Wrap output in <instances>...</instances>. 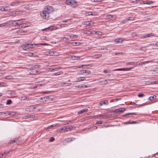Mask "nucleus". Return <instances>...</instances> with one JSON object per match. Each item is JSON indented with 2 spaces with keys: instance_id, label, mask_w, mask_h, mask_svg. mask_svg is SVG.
<instances>
[{
  "instance_id": "1",
  "label": "nucleus",
  "mask_w": 158,
  "mask_h": 158,
  "mask_svg": "<svg viewBox=\"0 0 158 158\" xmlns=\"http://www.w3.org/2000/svg\"><path fill=\"white\" fill-rule=\"evenodd\" d=\"M54 11V8L51 6H47L44 8V10L40 12V15L43 19H48L49 14Z\"/></svg>"
},
{
  "instance_id": "2",
  "label": "nucleus",
  "mask_w": 158,
  "mask_h": 158,
  "mask_svg": "<svg viewBox=\"0 0 158 158\" xmlns=\"http://www.w3.org/2000/svg\"><path fill=\"white\" fill-rule=\"evenodd\" d=\"M14 22L17 21V22L16 23V25H17V27L18 28H22L26 27L28 26V23H23V21L21 20H17L13 21Z\"/></svg>"
},
{
  "instance_id": "3",
  "label": "nucleus",
  "mask_w": 158,
  "mask_h": 158,
  "mask_svg": "<svg viewBox=\"0 0 158 158\" xmlns=\"http://www.w3.org/2000/svg\"><path fill=\"white\" fill-rule=\"evenodd\" d=\"M65 3L68 5L71 6L75 8L78 5L77 2L75 0H66Z\"/></svg>"
},
{
  "instance_id": "4",
  "label": "nucleus",
  "mask_w": 158,
  "mask_h": 158,
  "mask_svg": "<svg viewBox=\"0 0 158 158\" xmlns=\"http://www.w3.org/2000/svg\"><path fill=\"white\" fill-rule=\"evenodd\" d=\"M21 11H13L12 12H10L9 15L10 16H13L14 17L19 15L21 13Z\"/></svg>"
},
{
  "instance_id": "5",
  "label": "nucleus",
  "mask_w": 158,
  "mask_h": 158,
  "mask_svg": "<svg viewBox=\"0 0 158 158\" xmlns=\"http://www.w3.org/2000/svg\"><path fill=\"white\" fill-rule=\"evenodd\" d=\"M35 107L34 106H31L28 107L26 108V110L28 112H32L34 111Z\"/></svg>"
},
{
  "instance_id": "6",
  "label": "nucleus",
  "mask_w": 158,
  "mask_h": 158,
  "mask_svg": "<svg viewBox=\"0 0 158 158\" xmlns=\"http://www.w3.org/2000/svg\"><path fill=\"white\" fill-rule=\"evenodd\" d=\"M20 141V138L19 137L14 139H13L9 141L8 143V144H10L15 143H17Z\"/></svg>"
},
{
  "instance_id": "7",
  "label": "nucleus",
  "mask_w": 158,
  "mask_h": 158,
  "mask_svg": "<svg viewBox=\"0 0 158 158\" xmlns=\"http://www.w3.org/2000/svg\"><path fill=\"white\" fill-rule=\"evenodd\" d=\"M53 97L52 96H47L43 97L45 99V101L47 102H50L52 101L53 99Z\"/></svg>"
},
{
  "instance_id": "8",
  "label": "nucleus",
  "mask_w": 158,
  "mask_h": 158,
  "mask_svg": "<svg viewBox=\"0 0 158 158\" xmlns=\"http://www.w3.org/2000/svg\"><path fill=\"white\" fill-rule=\"evenodd\" d=\"M80 72H81V74L85 73L87 74L86 75H89L91 73V71L90 70H88L83 69L81 70Z\"/></svg>"
},
{
  "instance_id": "9",
  "label": "nucleus",
  "mask_w": 158,
  "mask_h": 158,
  "mask_svg": "<svg viewBox=\"0 0 158 158\" xmlns=\"http://www.w3.org/2000/svg\"><path fill=\"white\" fill-rule=\"evenodd\" d=\"M109 104V101L108 100H106L104 101H102L100 102L99 105L100 106H102L103 105H107Z\"/></svg>"
},
{
  "instance_id": "10",
  "label": "nucleus",
  "mask_w": 158,
  "mask_h": 158,
  "mask_svg": "<svg viewBox=\"0 0 158 158\" xmlns=\"http://www.w3.org/2000/svg\"><path fill=\"white\" fill-rule=\"evenodd\" d=\"M57 29V28L56 27L54 26H50L47 28L44 29L43 30H46V29H48V30H56Z\"/></svg>"
},
{
  "instance_id": "11",
  "label": "nucleus",
  "mask_w": 158,
  "mask_h": 158,
  "mask_svg": "<svg viewBox=\"0 0 158 158\" xmlns=\"http://www.w3.org/2000/svg\"><path fill=\"white\" fill-rule=\"evenodd\" d=\"M88 111V109L87 108H85V109H83L82 110H81L80 111H79L77 112L78 114H81L82 113L87 112Z\"/></svg>"
},
{
  "instance_id": "12",
  "label": "nucleus",
  "mask_w": 158,
  "mask_h": 158,
  "mask_svg": "<svg viewBox=\"0 0 158 158\" xmlns=\"http://www.w3.org/2000/svg\"><path fill=\"white\" fill-rule=\"evenodd\" d=\"M84 24L87 26L92 25L94 23L91 21L84 22Z\"/></svg>"
},
{
  "instance_id": "13",
  "label": "nucleus",
  "mask_w": 158,
  "mask_h": 158,
  "mask_svg": "<svg viewBox=\"0 0 158 158\" xmlns=\"http://www.w3.org/2000/svg\"><path fill=\"white\" fill-rule=\"evenodd\" d=\"M113 80V79H111L109 80L108 79V80ZM107 80H104L101 81H99V83L101 85H102L103 84H106L108 83V82L107 81Z\"/></svg>"
},
{
  "instance_id": "14",
  "label": "nucleus",
  "mask_w": 158,
  "mask_h": 158,
  "mask_svg": "<svg viewBox=\"0 0 158 158\" xmlns=\"http://www.w3.org/2000/svg\"><path fill=\"white\" fill-rule=\"evenodd\" d=\"M27 45L28 46V48H34L35 46L37 45V44H27Z\"/></svg>"
},
{
  "instance_id": "15",
  "label": "nucleus",
  "mask_w": 158,
  "mask_h": 158,
  "mask_svg": "<svg viewBox=\"0 0 158 158\" xmlns=\"http://www.w3.org/2000/svg\"><path fill=\"white\" fill-rule=\"evenodd\" d=\"M130 69L129 68H121V69H114V71H127L129 70Z\"/></svg>"
},
{
  "instance_id": "16",
  "label": "nucleus",
  "mask_w": 158,
  "mask_h": 158,
  "mask_svg": "<svg viewBox=\"0 0 158 158\" xmlns=\"http://www.w3.org/2000/svg\"><path fill=\"white\" fill-rule=\"evenodd\" d=\"M77 79V80L76 81L78 82L85 80L86 78L85 77H81L78 78Z\"/></svg>"
},
{
  "instance_id": "17",
  "label": "nucleus",
  "mask_w": 158,
  "mask_h": 158,
  "mask_svg": "<svg viewBox=\"0 0 158 158\" xmlns=\"http://www.w3.org/2000/svg\"><path fill=\"white\" fill-rule=\"evenodd\" d=\"M84 33L85 34H87L88 35H89L91 34H92V33H94V32H93V31H90L89 30H85L84 31Z\"/></svg>"
},
{
  "instance_id": "18",
  "label": "nucleus",
  "mask_w": 158,
  "mask_h": 158,
  "mask_svg": "<svg viewBox=\"0 0 158 158\" xmlns=\"http://www.w3.org/2000/svg\"><path fill=\"white\" fill-rule=\"evenodd\" d=\"M154 35L153 33H150V34H147L146 35L143 36L142 37H141L142 38H144L146 37H150V36H154Z\"/></svg>"
},
{
  "instance_id": "19",
  "label": "nucleus",
  "mask_w": 158,
  "mask_h": 158,
  "mask_svg": "<svg viewBox=\"0 0 158 158\" xmlns=\"http://www.w3.org/2000/svg\"><path fill=\"white\" fill-rule=\"evenodd\" d=\"M23 49L25 51H29V48H28V46L27 45V44H24L23 47Z\"/></svg>"
},
{
  "instance_id": "20",
  "label": "nucleus",
  "mask_w": 158,
  "mask_h": 158,
  "mask_svg": "<svg viewBox=\"0 0 158 158\" xmlns=\"http://www.w3.org/2000/svg\"><path fill=\"white\" fill-rule=\"evenodd\" d=\"M64 130H63V132H64L70 131H71V129L70 127H63Z\"/></svg>"
},
{
  "instance_id": "21",
  "label": "nucleus",
  "mask_w": 158,
  "mask_h": 158,
  "mask_svg": "<svg viewBox=\"0 0 158 158\" xmlns=\"http://www.w3.org/2000/svg\"><path fill=\"white\" fill-rule=\"evenodd\" d=\"M94 33L92 34H97L98 35H101L102 34V32H101L98 31H93Z\"/></svg>"
},
{
  "instance_id": "22",
  "label": "nucleus",
  "mask_w": 158,
  "mask_h": 158,
  "mask_svg": "<svg viewBox=\"0 0 158 158\" xmlns=\"http://www.w3.org/2000/svg\"><path fill=\"white\" fill-rule=\"evenodd\" d=\"M63 73V72L62 71L59 72L57 73H53V75L55 76H58L61 74H62Z\"/></svg>"
},
{
  "instance_id": "23",
  "label": "nucleus",
  "mask_w": 158,
  "mask_h": 158,
  "mask_svg": "<svg viewBox=\"0 0 158 158\" xmlns=\"http://www.w3.org/2000/svg\"><path fill=\"white\" fill-rule=\"evenodd\" d=\"M10 24L9 23H3L0 24V27H4L7 25H8Z\"/></svg>"
},
{
  "instance_id": "24",
  "label": "nucleus",
  "mask_w": 158,
  "mask_h": 158,
  "mask_svg": "<svg viewBox=\"0 0 158 158\" xmlns=\"http://www.w3.org/2000/svg\"><path fill=\"white\" fill-rule=\"evenodd\" d=\"M69 37L71 39H75L78 37V35H69Z\"/></svg>"
},
{
  "instance_id": "25",
  "label": "nucleus",
  "mask_w": 158,
  "mask_h": 158,
  "mask_svg": "<svg viewBox=\"0 0 158 158\" xmlns=\"http://www.w3.org/2000/svg\"><path fill=\"white\" fill-rule=\"evenodd\" d=\"M136 115V114L135 113H128V114H125L123 115V116H128V117H129V115Z\"/></svg>"
},
{
  "instance_id": "26",
  "label": "nucleus",
  "mask_w": 158,
  "mask_h": 158,
  "mask_svg": "<svg viewBox=\"0 0 158 158\" xmlns=\"http://www.w3.org/2000/svg\"><path fill=\"white\" fill-rule=\"evenodd\" d=\"M156 96L155 95H154L152 96H150L149 98V99L151 101H152L156 99Z\"/></svg>"
},
{
  "instance_id": "27",
  "label": "nucleus",
  "mask_w": 158,
  "mask_h": 158,
  "mask_svg": "<svg viewBox=\"0 0 158 158\" xmlns=\"http://www.w3.org/2000/svg\"><path fill=\"white\" fill-rule=\"evenodd\" d=\"M88 14V15H95L96 14L94 12H88V13L87 14Z\"/></svg>"
},
{
  "instance_id": "28",
  "label": "nucleus",
  "mask_w": 158,
  "mask_h": 158,
  "mask_svg": "<svg viewBox=\"0 0 158 158\" xmlns=\"http://www.w3.org/2000/svg\"><path fill=\"white\" fill-rule=\"evenodd\" d=\"M75 139V138H69L67 139L66 140L68 142H70L74 140Z\"/></svg>"
},
{
  "instance_id": "29",
  "label": "nucleus",
  "mask_w": 158,
  "mask_h": 158,
  "mask_svg": "<svg viewBox=\"0 0 158 158\" xmlns=\"http://www.w3.org/2000/svg\"><path fill=\"white\" fill-rule=\"evenodd\" d=\"M113 112L114 113H117L118 114H120L121 113L119 109H116L113 111Z\"/></svg>"
},
{
  "instance_id": "30",
  "label": "nucleus",
  "mask_w": 158,
  "mask_h": 158,
  "mask_svg": "<svg viewBox=\"0 0 158 158\" xmlns=\"http://www.w3.org/2000/svg\"><path fill=\"white\" fill-rule=\"evenodd\" d=\"M23 118L25 119L31 117V115L30 114H28L23 116Z\"/></svg>"
},
{
  "instance_id": "31",
  "label": "nucleus",
  "mask_w": 158,
  "mask_h": 158,
  "mask_svg": "<svg viewBox=\"0 0 158 158\" xmlns=\"http://www.w3.org/2000/svg\"><path fill=\"white\" fill-rule=\"evenodd\" d=\"M9 152L6 153H4L2 154V156L0 157L1 158H4V157L6 155L8 154Z\"/></svg>"
},
{
  "instance_id": "32",
  "label": "nucleus",
  "mask_w": 158,
  "mask_h": 158,
  "mask_svg": "<svg viewBox=\"0 0 158 158\" xmlns=\"http://www.w3.org/2000/svg\"><path fill=\"white\" fill-rule=\"evenodd\" d=\"M12 102L11 100L9 99L6 102V104L7 105H10L12 103Z\"/></svg>"
},
{
  "instance_id": "33",
  "label": "nucleus",
  "mask_w": 158,
  "mask_h": 158,
  "mask_svg": "<svg viewBox=\"0 0 158 158\" xmlns=\"http://www.w3.org/2000/svg\"><path fill=\"white\" fill-rule=\"evenodd\" d=\"M126 20H134V18L132 17H127L126 19Z\"/></svg>"
},
{
  "instance_id": "34",
  "label": "nucleus",
  "mask_w": 158,
  "mask_h": 158,
  "mask_svg": "<svg viewBox=\"0 0 158 158\" xmlns=\"http://www.w3.org/2000/svg\"><path fill=\"white\" fill-rule=\"evenodd\" d=\"M106 18L108 19H111L113 17V15H109L106 16Z\"/></svg>"
},
{
  "instance_id": "35",
  "label": "nucleus",
  "mask_w": 158,
  "mask_h": 158,
  "mask_svg": "<svg viewBox=\"0 0 158 158\" xmlns=\"http://www.w3.org/2000/svg\"><path fill=\"white\" fill-rule=\"evenodd\" d=\"M12 78V77L10 76H8L5 77V79H6L10 80Z\"/></svg>"
},
{
  "instance_id": "36",
  "label": "nucleus",
  "mask_w": 158,
  "mask_h": 158,
  "mask_svg": "<svg viewBox=\"0 0 158 158\" xmlns=\"http://www.w3.org/2000/svg\"><path fill=\"white\" fill-rule=\"evenodd\" d=\"M146 4L150 5L154 3V2L152 1H146Z\"/></svg>"
},
{
  "instance_id": "37",
  "label": "nucleus",
  "mask_w": 158,
  "mask_h": 158,
  "mask_svg": "<svg viewBox=\"0 0 158 158\" xmlns=\"http://www.w3.org/2000/svg\"><path fill=\"white\" fill-rule=\"evenodd\" d=\"M115 42L117 43H121L122 42V40L120 39H119L118 40H115Z\"/></svg>"
},
{
  "instance_id": "38",
  "label": "nucleus",
  "mask_w": 158,
  "mask_h": 158,
  "mask_svg": "<svg viewBox=\"0 0 158 158\" xmlns=\"http://www.w3.org/2000/svg\"><path fill=\"white\" fill-rule=\"evenodd\" d=\"M32 73H31L35 75L37 73V71L35 70V69L33 70L32 71Z\"/></svg>"
},
{
  "instance_id": "39",
  "label": "nucleus",
  "mask_w": 158,
  "mask_h": 158,
  "mask_svg": "<svg viewBox=\"0 0 158 158\" xmlns=\"http://www.w3.org/2000/svg\"><path fill=\"white\" fill-rule=\"evenodd\" d=\"M135 64V63L134 62H127L126 63V64L127 65H134Z\"/></svg>"
},
{
  "instance_id": "40",
  "label": "nucleus",
  "mask_w": 158,
  "mask_h": 158,
  "mask_svg": "<svg viewBox=\"0 0 158 158\" xmlns=\"http://www.w3.org/2000/svg\"><path fill=\"white\" fill-rule=\"evenodd\" d=\"M5 11H7L10 9V8L8 6H6L4 7Z\"/></svg>"
},
{
  "instance_id": "41",
  "label": "nucleus",
  "mask_w": 158,
  "mask_h": 158,
  "mask_svg": "<svg viewBox=\"0 0 158 158\" xmlns=\"http://www.w3.org/2000/svg\"><path fill=\"white\" fill-rule=\"evenodd\" d=\"M119 109L120 110V113H121V112H122L124 111L125 110V108H120Z\"/></svg>"
},
{
  "instance_id": "42",
  "label": "nucleus",
  "mask_w": 158,
  "mask_h": 158,
  "mask_svg": "<svg viewBox=\"0 0 158 158\" xmlns=\"http://www.w3.org/2000/svg\"><path fill=\"white\" fill-rule=\"evenodd\" d=\"M102 123V120L98 121L95 124H101Z\"/></svg>"
},
{
  "instance_id": "43",
  "label": "nucleus",
  "mask_w": 158,
  "mask_h": 158,
  "mask_svg": "<svg viewBox=\"0 0 158 158\" xmlns=\"http://www.w3.org/2000/svg\"><path fill=\"white\" fill-rule=\"evenodd\" d=\"M55 140V138L53 137H51L50 139H49V141L50 142H53Z\"/></svg>"
},
{
  "instance_id": "44",
  "label": "nucleus",
  "mask_w": 158,
  "mask_h": 158,
  "mask_svg": "<svg viewBox=\"0 0 158 158\" xmlns=\"http://www.w3.org/2000/svg\"><path fill=\"white\" fill-rule=\"evenodd\" d=\"M144 96V95L142 94H140L138 95V96L139 97L141 98Z\"/></svg>"
},
{
  "instance_id": "45",
  "label": "nucleus",
  "mask_w": 158,
  "mask_h": 158,
  "mask_svg": "<svg viewBox=\"0 0 158 158\" xmlns=\"http://www.w3.org/2000/svg\"><path fill=\"white\" fill-rule=\"evenodd\" d=\"M22 98L23 100H28V99H29V98L28 96L24 97Z\"/></svg>"
},
{
  "instance_id": "46",
  "label": "nucleus",
  "mask_w": 158,
  "mask_h": 158,
  "mask_svg": "<svg viewBox=\"0 0 158 158\" xmlns=\"http://www.w3.org/2000/svg\"><path fill=\"white\" fill-rule=\"evenodd\" d=\"M110 69H105L103 70V72L105 73H109L110 72Z\"/></svg>"
},
{
  "instance_id": "47",
  "label": "nucleus",
  "mask_w": 158,
  "mask_h": 158,
  "mask_svg": "<svg viewBox=\"0 0 158 158\" xmlns=\"http://www.w3.org/2000/svg\"><path fill=\"white\" fill-rule=\"evenodd\" d=\"M64 84L65 85V86H69L72 85L71 83H64Z\"/></svg>"
},
{
  "instance_id": "48",
  "label": "nucleus",
  "mask_w": 158,
  "mask_h": 158,
  "mask_svg": "<svg viewBox=\"0 0 158 158\" xmlns=\"http://www.w3.org/2000/svg\"><path fill=\"white\" fill-rule=\"evenodd\" d=\"M37 85L38 86H44V84H40L39 82H37Z\"/></svg>"
},
{
  "instance_id": "49",
  "label": "nucleus",
  "mask_w": 158,
  "mask_h": 158,
  "mask_svg": "<svg viewBox=\"0 0 158 158\" xmlns=\"http://www.w3.org/2000/svg\"><path fill=\"white\" fill-rule=\"evenodd\" d=\"M55 126H56L55 125H51L49 126H48L47 127V128L48 129H50V128H51L52 127H55Z\"/></svg>"
},
{
  "instance_id": "50",
  "label": "nucleus",
  "mask_w": 158,
  "mask_h": 158,
  "mask_svg": "<svg viewBox=\"0 0 158 158\" xmlns=\"http://www.w3.org/2000/svg\"><path fill=\"white\" fill-rule=\"evenodd\" d=\"M0 10L2 11H5L4 7L0 6Z\"/></svg>"
},
{
  "instance_id": "51",
  "label": "nucleus",
  "mask_w": 158,
  "mask_h": 158,
  "mask_svg": "<svg viewBox=\"0 0 158 158\" xmlns=\"http://www.w3.org/2000/svg\"><path fill=\"white\" fill-rule=\"evenodd\" d=\"M18 3H15V2H12V3H11L10 4V5L11 6H15L16 5V4H18Z\"/></svg>"
},
{
  "instance_id": "52",
  "label": "nucleus",
  "mask_w": 158,
  "mask_h": 158,
  "mask_svg": "<svg viewBox=\"0 0 158 158\" xmlns=\"http://www.w3.org/2000/svg\"><path fill=\"white\" fill-rule=\"evenodd\" d=\"M48 44L46 43H41L40 44H38L37 45H47Z\"/></svg>"
},
{
  "instance_id": "53",
  "label": "nucleus",
  "mask_w": 158,
  "mask_h": 158,
  "mask_svg": "<svg viewBox=\"0 0 158 158\" xmlns=\"http://www.w3.org/2000/svg\"><path fill=\"white\" fill-rule=\"evenodd\" d=\"M138 123V122H137L136 121H134L131 122V124H137Z\"/></svg>"
},
{
  "instance_id": "54",
  "label": "nucleus",
  "mask_w": 158,
  "mask_h": 158,
  "mask_svg": "<svg viewBox=\"0 0 158 158\" xmlns=\"http://www.w3.org/2000/svg\"><path fill=\"white\" fill-rule=\"evenodd\" d=\"M40 67V65H34V67L35 68H39Z\"/></svg>"
},
{
  "instance_id": "55",
  "label": "nucleus",
  "mask_w": 158,
  "mask_h": 158,
  "mask_svg": "<svg viewBox=\"0 0 158 158\" xmlns=\"http://www.w3.org/2000/svg\"><path fill=\"white\" fill-rule=\"evenodd\" d=\"M29 6L28 5H27L24 7L25 9H28L29 8Z\"/></svg>"
},
{
  "instance_id": "56",
  "label": "nucleus",
  "mask_w": 158,
  "mask_h": 158,
  "mask_svg": "<svg viewBox=\"0 0 158 158\" xmlns=\"http://www.w3.org/2000/svg\"><path fill=\"white\" fill-rule=\"evenodd\" d=\"M70 20V19H68L67 20H62V22L66 23V22H67L69 20Z\"/></svg>"
},
{
  "instance_id": "57",
  "label": "nucleus",
  "mask_w": 158,
  "mask_h": 158,
  "mask_svg": "<svg viewBox=\"0 0 158 158\" xmlns=\"http://www.w3.org/2000/svg\"><path fill=\"white\" fill-rule=\"evenodd\" d=\"M64 130V128H63H63H60V129H59V131L60 132H61L63 131Z\"/></svg>"
},
{
  "instance_id": "58",
  "label": "nucleus",
  "mask_w": 158,
  "mask_h": 158,
  "mask_svg": "<svg viewBox=\"0 0 158 158\" xmlns=\"http://www.w3.org/2000/svg\"><path fill=\"white\" fill-rule=\"evenodd\" d=\"M124 124H131V122L128 121L127 122H126L124 123Z\"/></svg>"
},
{
  "instance_id": "59",
  "label": "nucleus",
  "mask_w": 158,
  "mask_h": 158,
  "mask_svg": "<svg viewBox=\"0 0 158 158\" xmlns=\"http://www.w3.org/2000/svg\"><path fill=\"white\" fill-rule=\"evenodd\" d=\"M23 32L21 30H19L17 31V33L18 34L21 33Z\"/></svg>"
},
{
  "instance_id": "60",
  "label": "nucleus",
  "mask_w": 158,
  "mask_h": 158,
  "mask_svg": "<svg viewBox=\"0 0 158 158\" xmlns=\"http://www.w3.org/2000/svg\"><path fill=\"white\" fill-rule=\"evenodd\" d=\"M5 114H8V115H10L11 114L10 112V111H7L6 113H4Z\"/></svg>"
},
{
  "instance_id": "61",
  "label": "nucleus",
  "mask_w": 158,
  "mask_h": 158,
  "mask_svg": "<svg viewBox=\"0 0 158 158\" xmlns=\"http://www.w3.org/2000/svg\"><path fill=\"white\" fill-rule=\"evenodd\" d=\"M48 69L49 70V71H52V70H55V69H54L53 68H49Z\"/></svg>"
},
{
  "instance_id": "62",
  "label": "nucleus",
  "mask_w": 158,
  "mask_h": 158,
  "mask_svg": "<svg viewBox=\"0 0 158 158\" xmlns=\"http://www.w3.org/2000/svg\"><path fill=\"white\" fill-rule=\"evenodd\" d=\"M121 99V98H115V100L116 102H117L119 100H120Z\"/></svg>"
},
{
  "instance_id": "63",
  "label": "nucleus",
  "mask_w": 158,
  "mask_h": 158,
  "mask_svg": "<svg viewBox=\"0 0 158 158\" xmlns=\"http://www.w3.org/2000/svg\"><path fill=\"white\" fill-rule=\"evenodd\" d=\"M151 84H156V81L152 82H151Z\"/></svg>"
},
{
  "instance_id": "64",
  "label": "nucleus",
  "mask_w": 158,
  "mask_h": 158,
  "mask_svg": "<svg viewBox=\"0 0 158 158\" xmlns=\"http://www.w3.org/2000/svg\"><path fill=\"white\" fill-rule=\"evenodd\" d=\"M102 56V55L99 54V55H98V56L97 57H98V58L100 57H101Z\"/></svg>"
}]
</instances>
